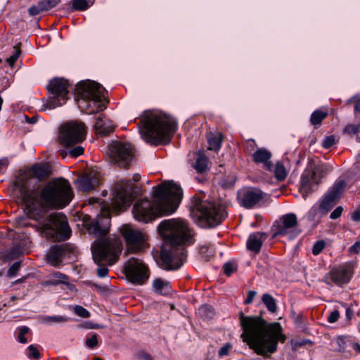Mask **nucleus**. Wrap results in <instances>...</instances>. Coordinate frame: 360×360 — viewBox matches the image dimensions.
<instances>
[{
  "label": "nucleus",
  "instance_id": "1",
  "mask_svg": "<svg viewBox=\"0 0 360 360\" xmlns=\"http://www.w3.org/2000/svg\"><path fill=\"white\" fill-rule=\"evenodd\" d=\"M50 175V168L44 163L35 164L20 173L15 180L29 218L39 221L53 209H63L70 204L74 193L68 181L53 179L43 187L32 185L34 178L42 181Z\"/></svg>",
  "mask_w": 360,
  "mask_h": 360
},
{
  "label": "nucleus",
  "instance_id": "2",
  "mask_svg": "<svg viewBox=\"0 0 360 360\" xmlns=\"http://www.w3.org/2000/svg\"><path fill=\"white\" fill-rule=\"evenodd\" d=\"M240 325L243 330L241 338L257 354H273L278 342H284L286 337L279 323H267L260 316H245L239 313Z\"/></svg>",
  "mask_w": 360,
  "mask_h": 360
},
{
  "label": "nucleus",
  "instance_id": "3",
  "mask_svg": "<svg viewBox=\"0 0 360 360\" xmlns=\"http://www.w3.org/2000/svg\"><path fill=\"white\" fill-rule=\"evenodd\" d=\"M183 197L180 186L173 181L158 185L154 192L153 200L148 198L136 201L132 213L136 220L147 223L158 214L169 215L178 208Z\"/></svg>",
  "mask_w": 360,
  "mask_h": 360
},
{
  "label": "nucleus",
  "instance_id": "4",
  "mask_svg": "<svg viewBox=\"0 0 360 360\" xmlns=\"http://www.w3.org/2000/svg\"><path fill=\"white\" fill-rule=\"evenodd\" d=\"M162 236L166 245L173 250L161 255L162 266L166 270H176L184 264L186 254L181 245L190 243L193 236L188 224L179 219L165 220L160 224Z\"/></svg>",
  "mask_w": 360,
  "mask_h": 360
},
{
  "label": "nucleus",
  "instance_id": "5",
  "mask_svg": "<svg viewBox=\"0 0 360 360\" xmlns=\"http://www.w3.org/2000/svg\"><path fill=\"white\" fill-rule=\"evenodd\" d=\"M176 127V123L173 118L155 110L144 111L139 124L142 138L147 143L155 146L168 141Z\"/></svg>",
  "mask_w": 360,
  "mask_h": 360
},
{
  "label": "nucleus",
  "instance_id": "6",
  "mask_svg": "<svg viewBox=\"0 0 360 360\" xmlns=\"http://www.w3.org/2000/svg\"><path fill=\"white\" fill-rule=\"evenodd\" d=\"M78 106L86 114H93L106 108L105 91L98 83L84 81L76 86Z\"/></svg>",
  "mask_w": 360,
  "mask_h": 360
},
{
  "label": "nucleus",
  "instance_id": "7",
  "mask_svg": "<svg viewBox=\"0 0 360 360\" xmlns=\"http://www.w3.org/2000/svg\"><path fill=\"white\" fill-rule=\"evenodd\" d=\"M121 251L122 243L117 239H99L92 244V256L98 265V276L103 278L108 275L107 265L114 264L118 260Z\"/></svg>",
  "mask_w": 360,
  "mask_h": 360
},
{
  "label": "nucleus",
  "instance_id": "8",
  "mask_svg": "<svg viewBox=\"0 0 360 360\" xmlns=\"http://www.w3.org/2000/svg\"><path fill=\"white\" fill-rule=\"evenodd\" d=\"M194 207L202 226H217L227 217L226 207L214 202L196 199Z\"/></svg>",
  "mask_w": 360,
  "mask_h": 360
},
{
  "label": "nucleus",
  "instance_id": "9",
  "mask_svg": "<svg viewBox=\"0 0 360 360\" xmlns=\"http://www.w3.org/2000/svg\"><path fill=\"white\" fill-rule=\"evenodd\" d=\"M42 229L46 237L54 241L65 240L71 235L67 218L61 213L49 215Z\"/></svg>",
  "mask_w": 360,
  "mask_h": 360
},
{
  "label": "nucleus",
  "instance_id": "10",
  "mask_svg": "<svg viewBox=\"0 0 360 360\" xmlns=\"http://www.w3.org/2000/svg\"><path fill=\"white\" fill-rule=\"evenodd\" d=\"M86 134V128L83 122L77 121L63 124L59 131L58 139L65 146H72L82 142Z\"/></svg>",
  "mask_w": 360,
  "mask_h": 360
},
{
  "label": "nucleus",
  "instance_id": "11",
  "mask_svg": "<svg viewBox=\"0 0 360 360\" xmlns=\"http://www.w3.org/2000/svg\"><path fill=\"white\" fill-rule=\"evenodd\" d=\"M108 155L112 163L128 168L134 160V148L128 143L115 141L108 146Z\"/></svg>",
  "mask_w": 360,
  "mask_h": 360
},
{
  "label": "nucleus",
  "instance_id": "12",
  "mask_svg": "<svg viewBox=\"0 0 360 360\" xmlns=\"http://www.w3.org/2000/svg\"><path fill=\"white\" fill-rule=\"evenodd\" d=\"M134 184L129 180H121L116 183L113 188L111 209L117 212L129 207L134 197Z\"/></svg>",
  "mask_w": 360,
  "mask_h": 360
},
{
  "label": "nucleus",
  "instance_id": "13",
  "mask_svg": "<svg viewBox=\"0 0 360 360\" xmlns=\"http://www.w3.org/2000/svg\"><path fill=\"white\" fill-rule=\"evenodd\" d=\"M124 273L127 279L134 284L142 285L150 276L148 266L140 259L131 257L124 265Z\"/></svg>",
  "mask_w": 360,
  "mask_h": 360
},
{
  "label": "nucleus",
  "instance_id": "14",
  "mask_svg": "<svg viewBox=\"0 0 360 360\" xmlns=\"http://www.w3.org/2000/svg\"><path fill=\"white\" fill-rule=\"evenodd\" d=\"M69 83L63 78H55L50 81L48 90L50 94L46 105L52 109L65 103L68 99Z\"/></svg>",
  "mask_w": 360,
  "mask_h": 360
},
{
  "label": "nucleus",
  "instance_id": "15",
  "mask_svg": "<svg viewBox=\"0 0 360 360\" xmlns=\"http://www.w3.org/2000/svg\"><path fill=\"white\" fill-rule=\"evenodd\" d=\"M297 219L295 214L289 213L283 215L279 221L274 225L273 236H288L290 239H292L300 234V231L297 230Z\"/></svg>",
  "mask_w": 360,
  "mask_h": 360
},
{
  "label": "nucleus",
  "instance_id": "16",
  "mask_svg": "<svg viewBox=\"0 0 360 360\" xmlns=\"http://www.w3.org/2000/svg\"><path fill=\"white\" fill-rule=\"evenodd\" d=\"M75 251V247L69 243L53 245L47 254L48 262L58 266L65 259L73 260L76 257Z\"/></svg>",
  "mask_w": 360,
  "mask_h": 360
},
{
  "label": "nucleus",
  "instance_id": "17",
  "mask_svg": "<svg viewBox=\"0 0 360 360\" xmlns=\"http://www.w3.org/2000/svg\"><path fill=\"white\" fill-rule=\"evenodd\" d=\"M122 235L129 252H138L146 247V236L141 231L126 225L122 228Z\"/></svg>",
  "mask_w": 360,
  "mask_h": 360
},
{
  "label": "nucleus",
  "instance_id": "18",
  "mask_svg": "<svg viewBox=\"0 0 360 360\" xmlns=\"http://www.w3.org/2000/svg\"><path fill=\"white\" fill-rule=\"evenodd\" d=\"M264 193L255 187H246L238 191L237 200L239 205L245 209H252L264 199Z\"/></svg>",
  "mask_w": 360,
  "mask_h": 360
},
{
  "label": "nucleus",
  "instance_id": "19",
  "mask_svg": "<svg viewBox=\"0 0 360 360\" xmlns=\"http://www.w3.org/2000/svg\"><path fill=\"white\" fill-rule=\"evenodd\" d=\"M344 181H340L334 184L328 193L323 196L320 202L319 207V212L322 214H326L333 207L336 200L340 198L345 188Z\"/></svg>",
  "mask_w": 360,
  "mask_h": 360
},
{
  "label": "nucleus",
  "instance_id": "20",
  "mask_svg": "<svg viewBox=\"0 0 360 360\" xmlns=\"http://www.w3.org/2000/svg\"><path fill=\"white\" fill-rule=\"evenodd\" d=\"M354 265L350 262L345 263L330 271V276L333 283L341 285L348 283L352 277Z\"/></svg>",
  "mask_w": 360,
  "mask_h": 360
},
{
  "label": "nucleus",
  "instance_id": "21",
  "mask_svg": "<svg viewBox=\"0 0 360 360\" xmlns=\"http://www.w3.org/2000/svg\"><path fill=\"white\" fill-rule=\"evenodd\" d=\"M78 188L83 192H89L100 184V175L94 171L85 173L77 180Z\"/></svg>",
  "mask_w": 360,
  "mask_h": 360
},
{
  "label": "nucleus",
  "instance_id": "22",
  "mask_svg": "<svg viewBox=\"0 0 360 360\" xmlns=\"http://www.w3.org/2000/svg\"><path fill=\"white\" fill-rule=\"evenodd\" d=\"M318 179H316L311 170H305L301 176L300 191L304 198L317 189Z\"/></svg>",
  "mask_w": 360,
  "mask_h": 360
},
{
  "label": "nucleus",
  "instance_id": "23",
  "mask_svg": "<svg viewBox=\"0 0 360 360\" xmlns=\"http://www.w3.org/2000/svg\"><path fill=\"white\" fill-rule=\"evenodd\" d=\"M271 153L264 148L257 149L252 153V160L257 164H263V167L266 170L271 171L273 169V164L270 161Z\"/></svg>",
  "mask_w": 360,
  "mask_h": 360
},
{
  "label": "nucleus",
  "instance_id": "24",
  "mask_svg": "<svg viewBox=\"0 0 360 360\" xmlns=\"http://www.w3.org/2000/svg\"><path fill=\"white\" fill-rule=\"evenodd\" d=\"M266 238V234L262 232L251 233L247 240V248L255 254L259 252L263 242Z\"/></svg>",
  "mask_w": 360,
  "mask_h": 360
},
{
  "label": "nucleus",
  "instance_id": "25",
  "mask_svg": "<svg viewBox=\"0 0 360 360\" xmlns=\"http://www.w3.org/2000/svg\"><path fill=\"white\" fill-rule=\"evenodd\" d=\"M88 230L89 233H94L97 236H105L109 231L108 219H98L92 221L89 224Z\"/></svg>",
  "mask_w": 360,
  "mask_h": 360
},
{
  "label": "nucleus",
  "instance_id": "26",
  "mask_svg": "<svg viewBox=\"0 0 360 360\" xmlns=\"http://www.w3.org/2000/svg\"><path fill=\"white\" fill-rule=\"evenodd\" d=\"M95 129L98 134L105 136L114 130V125L111 120L105 117H99L95 123Z\"/></svg>",
  "mask_w": 360,
  "mask_h": 360
},
{
  "label": "nucleus",
  "instance_id": "27",
  "mask_svg": "<svg viewBox=\"0 0 360 360\" xmlns=\"http://www.w3.org/2000/svg\"><path fill=\"white\" fill-rule=\"evenodd\" d=\"M153 291L159 295H167L172 291L170 283L160 278L154 279L152 282Z\"/></svg>",
  "mask_w": 360,
  "mask_h": 360
},
{
  "label": "nucleus",
  "instance_id": "28",
  "mask_svg": "<svg viewBox=\"0 0 360 360\" xmlns=\"http://www.w3.org/2000/svg\"><path fill=\"white\" fill-rule=\"evenodd\" d=\"M271 171L274 172L275 177L279 181H283L288 173L284 163L281 161H278L275 166L273 165V169Z\"/></svg>",
  "mask_w": 360,
  "mask_h": 360
},
{
  "label": "nucleus",
  "instance_id": "29",
  "mask_svg": "<svg viewBox=\"0 0 360 360\" xmlns=\"http://www.w3.org/2000/svg\"><path fill=\"white\" fill-rule=\"evenodd\" d=\"M194 168L198 173H204L208 168V158L202 153L198 155Z\"/></svg>",
  "mask_w": 360,
  "mask_h": 360
},
{
  "label": "nucleus",
  "instance_id": "30",
  "mask_svg": "<svg viewBox=\"0 0 360 360\" xmlns=\"http://www.w3.org/2000/svg\"><path fill=\"white\" fill-rule=\"evenodd\" d=\"M333 169V167L329 165H324L316 167L314 170H311L314 174L316 179H318V184H319L322 178L326 176Z\"/></svg>",
  "mask_w": 360,
  "mask_h": 360
},
{
  "label": "nucleus",
  "instance_id": "31",
  "mask_svg": "<svg viewBox=\"0 0 360 360\" xmlns=\"http://www.w3.org/2000/svg\"><path fill=\"white\" fill-rule=\"evenodd\" d=\"M328 112L320 110H316L312 112L310 122L315 127L320 125L321 122L327 117Z\"/></svg>",
  "mask_w": 360,
  "mask_h": 360
},
{
  "label": "nucleus",
  "instance_id": "32",
  "mask_svg": "<svg viewBox=\"0 0 360 360\" xmlns=\"http://www.w3.org/2000/svg\"><path fill=\"white\" fill-rule=\"evenodd\" d=\"M262 300L270 312H276L277 309L276 300L271 295L267 293L264 294Z\"/></svg>",
  "mask_w": 360,
  "mask_h": 360
},
{
  "label": "nucleus",
  "instance_id": "33",
  "mask_svg": "<svg viewBox=\"0 0 360 360\" xmlns=\"http://www.w3.org/2000/svg\"><path fill=\"white\" fill-rule=\"evenodd\" d=\"M222 141V135L219 133L208 139V149L217 151L220 149Z\"/></svg>",
  "mask_w": 360,
  "mask_h": 360
},
{
  "label": "nucleus",
  "instance_id": "34",
  "mask_svg": "<svg viewBox=\"0 0 360 360\" xmlns=\"http://www.w3.org/2000/svg\"><path fill=\"white\" fill-rule=\"evenodd\" d=\"M198 313L204 319H212L214 314L213 308L208 304L202 305L198 309Z\"/></svg>",
  "mask_w": 360,
  "mask_h": 360
},
{
  "label": "nucleus",
  "instance_id": "35",
  "mask_svg": "<svg viewBox=\"0 0 360 360\" xmlns=\"http://www.w3.org/2000/svg\"><path fill=\"white\" fill-rule=\"evenodd\" d=\"M91 4L86 0H72V9L73 11L86 10Z\"/></svg>",
  "mask_w": 360,
  "mask_h": 360
},
{
  "label": "nucleus",
  "instance_id": "36",
  "mask_svg": "<svg viewBox=\"0 0 360 360\" xmlns=\"http://www.w3.org/2000/svg\"><path fill=\"white\" fill-rule=\"evenodd\" d=\"M68 319L63 316H47L43 318L45 323H58L68 321Z\"/></svg>",
  "mask_w": 360,
  "mask_h": 360
},
{
  "label": "nucleus",
  "instance_id": "37",
  "mask_svg": "<svg viewBox=\"0 0 360 360\" xmlns=\"http://www.w3.org/2000/svg\"><path fill=\"white\" fill-rule=\"evenodd\" d=\"M360 129V124H349L344 129V133L350 136L356 134Z\"/></svg>",
  "mask_w": 360,
  "mask_h": 360
},
{
  "label": "nucleus",
  "instance_id": "38",
  "mask_svg": "<svg viewBox=\"0 0 360 360\" xmlns=\"http://www.w3.org/2000/svg\"><path fill=\"white\" fill-rule=\"evenodd\" d=\"M200 252L203 257L208 258L214 255V248L212 245H205L200 247Z\"/></svg>",
  "mask_w": 360,
  "mask_h": 360
},
{
  "label": "nucleus",
  "instance_id": "39",
  "mask_svg": "<svg viewBox=\"0 0 360 360\" xmlns=\"http://www.w3.org/2000/svg\"><path fill=\"white\" fill-rule=\"evenodd\" d=\"M60 1V0H43L40 2L44 11H47L57 6Z\"/></svg>",
  "mask_w": 360,
  "mask_h": 360
},
{
  "label": "nucleus",
  "instance_id": "40",
  "mask_svg": "<svg viewBox=\"0 0 360 360\" xmlns=\"http://www.w3.org/2000/svg\"><path fill=\"white\" fill-rule=\"evenodd\" d=\"M30 328L27 326H22L19 328V333L18 335V340L22 343L25 344L27 340L25 338V335L28 333Z\"/></svg>",
  "mask_w": 360,
  "mask_h": 360
},
{
  "label": "nucleus",
  "instance_id": "41",
  "mask_svg": "<svg viewBox=\"0 0 360 360\" xmlns=\"http://www.w3.org/2000/svg\"><path fill=\"white\" fill-rule=\"evenodd\" d=\"M29 14L32 16L37 15L39 14L41 12L44 11L42 5L40 1H39L36 5H33L29 8Z\"/></svg>",
  "mask_w": 360,
  "mask_h": 360
},
{
  "label": "nucleus",
  "instance_id": "42",
  "mask_svg": "<svg viewBox=\"0 0 360 360\" xmlns=\"http://www.w3.org/2000/svg\"><path fill=\"white\" fill-rule=\"evenodd\" d=\"M74 312L79 316L82 318H88L90 316V313L88 310L82 306L77 305L74 307Z\"/></svg>",
  "mask_w": 360,
  "mask_h": 360
},
{
  "label": "nucleus",
  "instance_id": "43",
  "mask_svg": "<svg viewBox=\"0 0 360 360\" xmlns=\"http://www.w3.org/2000/svg\"><path fill=\"white\" fill-rule=\"evenodd\" d=\"M27 349L30 352L28 354V357L30 359H35V360L40 359L41 354L36 347H34L33 345H31L28 347Z\"/></svg>",
  "mask_w": 360,
  "mask_h": 360
},
{
  "label": "nucleus",
  "instance_id": "44",
  "mask_svg": "<svg viewBox=\"0 0 360 360\" xmlns=\"http://www.w3.org/2000/svg\"><path fill=\"white\" fill-rule=\"evenodd\" d=\"M14 53L12 56H11L9 58H7L6 62L9 64V65L13 66L17 59L18 58L20 53V49L18 46H14Z\"/></svg>",
  "mask_w": 360,
  "mask_h": 360
},
{
  "label": "nucleus",
  "instance_id": "45",
  "mask_svg": "<svg viewBox=\"0 0 360 360\" xmlns=\"http://www.w3.org/2000/svg\"><path fill=\"white\" fill-rule=\"evenodd\" d=\"M326 245V243L324 240H321L315 243L312 248V253L314 255H318L321 253V252L323 250Z\"/></svg>",
  "mask_w": 360,
  "mask_h": 360
},
{
  "label": "nucleus",
  "instance_id": "46",
  "mask_svg": "<svg viewBox=\"0 0 360 360\" xmlns=\"http://www.w3.org/2000/svg\"><path fill=\"white\" fill-rule=\"evenodd\" d=\"M84 153V148L81 146H77L72 149H70L68 152L70 156L73 158H77Z\"/></svg>",
  "mask_w": 360,
  "mask_h": 360
},
{
  "label": "nucleus",
  "instance_id": "47",
  "mask_svg": "<svg viewBox=\"0 0 360 360\" xmlns=\"http://www.w3.org/2000/svg\"><path fill=\"white\" fill-rule=\"evenodd\" d=\"M20 263L18 262H16L13 263L11 266L8 270V275L10 277H14L15 276L17 272L20 269Z\"/></svg>",
  "mask_w": 360,
  "mask_h": 360
},
{
  "label": "nucleus",
  "instance_id": "48",
  "mask_svg": "<svg viewBox=\"0 0 360 360\" xmlns=\"http://www.w3.org/2000/svg\"><path fill=\"white\" fill-rule=\"evenodd\" d=\"M86 345L89 348H94L98 345L97 335L93 334L86 340Z\"/></svg>",
  "mask_w": 360,
  "mask_h": 360
},
{
  "label": "nucleus",
  "instance_id": "49",
  "mask_svg": "<svg viewBox=\"0 0 360 360\" xmlns=\"http://www.w3.org/2000/svg\"><path fill=\"white\" fill-rule=\"evenodd\" d=\"M335 144V138L333 136H329L323 141L322 146L325 148H329Z\"/></svg>",
  "mask_w": 360,
  "mask_h": 360
},
{
  "label": "nucleus",
  "instance_id": "50",
  "mask_svg": "<svg viewBox=\"0 0 360 360\" xmlns=\"http://www.w3.org/2000/svg\"><path fill=\"white\" fill-rule=\"evenodd\" d=\"M245 147L247 152L251 153L255 152V150L257 148V143L255 140L249 139L246 141Z\"/></svg>",
  "mask_w": 360,
  "mask_h": 360
},
{
  "label": "nucleus",
  "instance_id": "51",
  "mask_svg": "<svg viewBox=\"0 0 360 360\" xmlns=\"http://www.w3.org/2000/svg\"><path fill=\"white\" fill-rule=\"evenodd\" d=\"M340 317V313L338 311V310H333V311H331L329 314V316H328V321L330 323H335L336 322L338 319Z\"/></svg>",
  "mask_w": 360,
  "mask_h": 360
},
{
  "label": "nucleus",
  "instance_id": "52",
  "mask_svg": "<svg viewBox=\"0 0 360 360\" xmlns=\"http://www.w3.org/2000/svg\"><path fill=\"white\" fill-rule=\"evenodd\" d=\"M235 271H236V267L233 264L227 262L224 264V271L226 275L230 276Z\"/></svg>",
  "mask_w": 360,
  "mask_h": 360
},
{
  "label": "nucleus",
  "instance_id": "53",
  "mask_svg": "<svg viewBox=\"0 0 360 360\" xmlns=\"http://www.w3.org/2000/svg\"><path fill=\"white\" fill-rule=\"evenodd\" d=\"M342 212V207L338 206L330 213V218L332 219H336L341 216Z\"/></svg>",
  "mask_w": 360,
  "mask_h": 360
},
{
  "label": "nucleus",
  "instance_id": "54",
  "mask_svg": "<svg viewBox=\"0 0 360 360\" xmlns=\"http://www.w3.org/2000/svg\"><path fill=\"white\" fill-rule=\"evenodd\" d=\"M232 347L230 343H226L221 347L218 352L219 356H223L229 354V350Z\"/></svg>",
  "mask_w": 360,
  "mask_h": 360
},
{
  "label": "nucleus",
  "instance_id": "55",
  "mask_svg": "<svg viewBox=\"0 0 360 360\" xmlns=\"http://www.w3.org/2000/svg\"><path fill=\"white\" fill-rule=\"evenodd\" d=\"M349 252L354 254L360 252V238H359L358 240L349 248Z\"/></svg>",
  "mask_w": 360,
  "mask_h": 360
},
{
  "label": "nucleus",
  "instance_id": "56",
  "mask_svg": "<svg viewBox=\"0 0 360 360\" xmlns=\"http://www.w3.org/2000/svg\"><path fill=\"white\" fill-rule=\"evenodd\" d=\"M137 358L139 360H153V357L145 352H140L137 354Z\"/></svg>",
  "mask_w": 360,
  "mask_h": 360
},
{
  "label": "nucleus",
  "instance_id": "57",
  "mask_svg": "<svg viewBox=\"0 0 360 360\" xmlns=\"http://www.w3.org/2000/svg\"><path fill=\"white\" fill-rule=\"evenodd\" d=\"M256 294H257V292L254 290L248 291L247 298L245 300V304H250L252 302Z\"/></svg>",
  "mask_w": 360,
  "mask_h": 360
},
{
  "label": "nucleus",
  "instance_id": "58",
  "mask_svg": "<svg viewBox=\"0 0 360 360\" xmlns=\"http://www.w3.org/2000/svg\"><path fill=\"white\" fill-rule=\"evenodd\" d=\"M53 276L58 278L60 282L61 283H65L68 280V278L67 276H65V274H63L60 272H56L53 274Z\"/></svg>",
  "mask_w": 360,
  "mask_h": 360
},
{
  "label": "nucleus",
  "instance_id": "59",
  "mask_svg": "<svg viewBox=\"0 0 360 360\" xmlns=\"http://www.w3.org/2000/svg\"><path fill=\"white\" fill-rule=\"evenodd\" d=\"M352 219L354 221H360V211L356 210L352 214Z\"/></svg>",
  "mask_w": 360,
  "mask_h": 360
},
{
  "label": "nucleus",
  "instance_id": "60",
  "mask_svg": "<svg viewBox=\"0 0 360 360\" xmlns=\"http://www.w3.org/2000/svg\"><path fill=\"white\" fill-rule=\"evenodd\" d=\"M354 110L356 112H360V98H354Z\"/></svg>",
  "mask_w": 360,
  "mask_h": 360
},
{
  "label": "nucleus",
  "instance_id": "61",
  "mask_svg": "<svg viewBox=\"0 0 360 360\" xmlns=\"http://www.w3.org/2000/svg\"><path fill=\"white\" fill-rule=\"evenodd\" d=\"M8 165V160L7 159L0 160V173L2 169L6 168Z\"/></svg>",
  "mask_w": 360,
  "mask_h": 360
},
{
  "label": "nucleus",
  "instance_id": "62",
  "mask_svg": "<svg viewBox=\"0 0 360 360\" xmlns=\"http://www.w3.org/2000/svg\"><path fill=\"white\" fill-rule=\"evenodd\" d=\"M86 328L98 329V328H103V326H101L98 324H93V323H86Z\"/></svg>",
  "mask_w": 360,
  "mask_h": 360
},
{
  "label": "nucleus",
  "instance_id": "63",
  "mask_svg": "<svg viewBox=\"0 0 360 360\" xmlns=\"http://www.w3.org/2000/svg\"><path fill=\"white\" fill-rule=\"evenodd\" d=\"M352 316H353V311L351 309L347 308L346 309V316H347V318L349 320V319H352Z\"/></svg>",
  "mask_w": 360,
  "mask_h": 360
},
{
  "label": "nucleus",
  "instance_id": "64",
  "mask_svg": "<svg viewBox=\"0 0 360 360\" xmlns=\"http://www.w3.org/2000/svg\"><path fill=\"white\" fill-rule=\"evenodd\" d=\"M352 348L360 353V345L358 343H354L352 345Z\"/></svg>",
  "mask_w": 360,
  "mask_h": 360
}]
</instances>
